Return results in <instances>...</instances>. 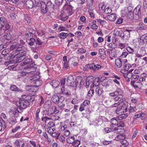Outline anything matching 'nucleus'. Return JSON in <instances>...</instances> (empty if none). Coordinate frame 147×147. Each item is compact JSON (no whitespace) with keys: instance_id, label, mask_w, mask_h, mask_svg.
I'll return each mask as SVG.
<instances>
[{"instance_id":"1","label":"nucleus","mask_w":147,"mask_h":147,"mask_svg":"<svg viewBox=\"0 0 147 147\" xmlns=\"http://www.w3.org/2000/svg\"><path fill=\"white\" fill-rule=\"evenodd\" d=\"M26 96V95L22 96V98H20L19 100L16 102V105L18 107V108L16 109V111L18 113H22V109L25 108L27 106L30 105V102L25 98Z\"/></svg>"},{"instance_id":"2","label":"nucleus","mask_w":147,"mask_h":147,"mask_svg":"<svg viewBox=\"0 0 147 147\" xmlns=\"http://www.w3.org/2000/svg\"><path fill=\"white\" fill-rule=\"evenodd\" d=\"M100 78L98 77L96 78L94 80V77L90 76L87 78L85 84L87 88L90 85V87L92 88H93L94 86H96L99 85L98 82Z\"/></svg>"},{"instance_id":"3","label":"nucleus","mask_w":147,"mask_h":147,"mask_svg":"<svg viewBox=\"0 0 147 147\" xmlns=\"http://www.w3.org/2000/svg\"><path fill=\"white\" fill-rule=\"evenodd\" d=\"M36 67L33 65L31 66L30 65H28L26 67L24 68V69L27 70L28 71H25V72L23 71L21 73V76H23L26 75V74H34L36 69Z\"/></svg>"},{"instance_id":"4","label":"nucleus","mask_w":147,"mask_h":147,"mask_svg":"<svg viewBox=\"0 0 147 147\" xmlns=\"http://www.w3.org/2000/svg\"><path fill=\"white\" fill-rule=\"evenodd\" d=\"M77 79H76L75 81H74V77L73 76L70 75L68 76L67 80V85L72 87H76L79 84Z\"/></svg>"},{"instance_id":"5","label":"nucleus","mask_w":147,"mask_h":147,"mask_svg":"<svg viewBox=\"0 0 147 147\" xmlns=\"http://www.w3.org/2000/svg\"><path fill=\"white\" fill-rule=\"evenodd\" d=\"M34 83H35V86H29V89L28 90L26 88V89L29 92H31L32 93H36L38 90V87L41 84V82L39 80H37L36 81V82H35Z\"/></svg>"},{"instance_id":"6","label":"nucleus","mask_w":147,"mask_h":147,"mask_svg":"<svg viewBox=\"0 0 147 147\" xmlns=\"http://www.w3.org/2000/svg\"><path fill=\"white\" fill-rule=\"evenodd\" d=\"M13 113L14 115L10 119L9 122L11 124H15L20 118V117L19 116L18 113L16 111H13Z\"/></svg>"},{"instance_id":"7","label":"nucleus","mask_w":147,"mask_h":147,"mask_svg":"<svg viewBox=\"0 0 147 147\" xmlns=\"http://www.w3.org/2000/svg\"><path fill=\"white\" fill-rule=\"evenodd\" d=\"M73 7L67 4H65L63 7L64 11L69 16L71 15L74 13L73 10Z\"/></svg>"},{"instance_id":"8","label":"nucleus","mask_w":147,"mask_h":147,"mask_svg":"<svg viewBox=\"0 0 147 147\" xmlns=\"http://www.w3.org/2000/svg\"><path fill=\"white\" fill-rule=\"evenodd\" d=\"M126 107V105L123 104L121 107H117L115 110L116 113L119 115L122 112L124 113L127 112V108L125 107Z\"/></svg>"},{"instance_id":"9","label":"nucleus","mask_w":147,"mask_h":147,"mask_svg":"<svg viewBox=\"0 0 147 147\" xmlns=\"http://www.w3.org/2000/svg\"><path fill=\"white\" fill-rule=\"evenodd\" d=\"M16 52L15 51V52ZM14 51H13L11 53V55L10 57L11 58H15L16 57L17 58V57H16L17 56H20L21 57H23L26 55V54L27 53L26 51L25 50V49H24L21 50V51L19 52L18 53H16L15 55H14Z\"/></svg>"},{"instance_id":"10","label":"nucleus","mask_w":147,"mask_h":147,"mask_svg":"<svg viewBox=\"0 0 147 147\" xmlns=\"http://www.w3.org/2000/svg\"><path fill=\"white\" fill-rule=\"evenodd\" d=\"M46 5L49 9L50 12H54V10L55 9H56L55 8V5L53 3H52L50 0L48 1Z\"/></svg>"},{"instance_id":"11","label":"nucleus","mask_w":147,"mask_h":147,"mask_svg":"<svg viewBox=\"0 0 147 147\" xmlns=\"http://www.w3.org/2000/svg\"><path fill=\"white\" fill-rule=\"evenodd\" d=\"M13 144L15 147H24V142L19 139H16Z\"/></svg>"},{"instance_id":"12","label":"nucleus","mask_w":147,"mask_h":147,"mask_svg":"<svg viewBox=\"0 0 147 147\" xmlns=\"http://www.w3.org/2000/svg\"><path fill=\"white\" fill-rule=\"evenodd\" d=\"M61 12L59 17V19L62 21H65L69 18L68 15L64 11H62Z\"/></svg>"},{"instance_id":"13","label":"nucleus","mask_w":147,"mask_h":147,"mask_svg":"<svg viewBox=\"0 0 147 147\" xmlns=\"http://www.w3.org/2000/svg\"><path fill=\"white\" fill-rule=\"evenodd\" d=\"M97 86L95 89V93L98 96H101L104 92L103 89L102 87L98 86V85Z\"/></svg>"},{"instance_id":"14","label":"nucleus","mask_w":147,"mask_h":147,"mask_svg":"<svg viewBox=\"0 0 147 147\" xmlns=\"http://www.w3.org/2000/svg\"><path fill=\"white\" fill-rule=\"evenodd\" d=\"M40 9L42 13H45L47 12V11H49L46 5V4L43 1L41 2Z\"/></svg>"},{"instance_id":"15","label":"nucleus","mask_w":147,"mask_h":147,"mask_svg":"<svg viewBox=\"0 0 147 147\" xmlns=\"http://www.w3.org/2000/svg\"><path fill=\"white\" fill-rule=\"evenodd\" d=\"M124 122L123 121H120L118 124V127H115V128L113 130H121V131L122 132H124V129H121L120 128L121 127H123L124 126Z\"/></svg>"},{"instance_id":"16","label":"nucleus","mask_w":147,"mask_h":147,"mask_svg":"<svg viewBox=\"0 0 147 147\" xmlns=\"http://www.w3.org/2000/svg\"><path fill=\"white\" fill-rule=\"evenodd\" d=\"M113 34L114 35L119 36L122 38L123 39L124 38L125 36L124 33L121 30L120 31H115L114 32Z\"/></svg>"},{"instance_id":"17","label":"nucleus","mask_w":147,"mask_h":147,"mask_svg":"<svg viewBox=\"0 0 147 147\" xmlns=\"http://www.w3.org/2000/svg\"><path fill=\"white\" fill-rule=\"evenodd\" d=\"M110 122L111 123L110 127L112 128L117 125L118 123V122L115 118L111 119L110 120Z\"/></svg>"},{"instance_id":"18","label":"nucleus","mask_w":147,"mask_h":147,"mask_svg":"<svg viewBox=\"0 0 147 147\" xmlns=\"http://www.w3.org/2000/svg\"><path fill=\"white\" fill-rule=\"evenodd\" d=\"M51 85L55 88L58 87L59 85L60 84V82L58 81L55 80H54L50 83Z\"/></svg>"},{"instance_id":"19","label":"nucleus","mask_w":147,"mask_h":147,"mask_svg":"<svg viewBox=\"0 0 147 147\" xmlns=\"http://www.w3.org/2000/svg\"><path fill=\"white\" fill-rule=\"evenodd\" d=\"M36 94V93H33L32 92L31 94L32 95V97H30V96H26L25 98H26L27 99H28L29 102L30 103V102H33L35 100V98L34 97V96Z\"/></svg>"},{"instance_id":"20","label":"nucleus","mask_w":147,"mask_h":147,"mask_svg":"<svg viewBox=\"0 0 147 147\" xmlns=\"http://www.w3.org/2000/svg\"><path fill=\"white\" fill-rule=\"evenodd\" d=\"M107 19L111 21H114L116 19V16L115 13H112L107 16Z\"/></svg>"},{"instance_id":"21","label":"nucleus","mask_w":147,"mask_h":147,"mask_svg":"<svg viewBox=\"0 0 147 147\" xmlns=\"http://www.w3.org/2000/svg\"><path fill=\"white\" fill-rule=\"evenodd\" d=\"M102 123V121L100 119H99V118L96 119L95 121H93L92 122V125L96 126L100 125Z\"/></svg>"},{"instance_id":"22","label":"nucleus","mask_w":147,"mask_h":147,"mask_svg":"<svg viewBox=\"0 0 147 147\" xmlns=\"http://www.w3.org/2000/svg\"><path fill=\"white\" fill-rule=\"evenodd\" d=\"M123 96L122 94H119L118 96L114 98V100L115 101L119 102H120L122 103L124 101L123 99Z\"/></svg>"},{"instance_id":"23","label":"nucleus","mask_w":147,"mask_h":147,"mask_svg":"<svg viewBox=\"0 0 147 147\" xmlns=\"http://www.w3.org/2000/svg\"><path fill=\"white\" fill-rule=\"evenodd\" d=\"M26 5L29 8H32L33 6V2L31 0H27L26 2Z\"/></svg>"},{"instance_id":"24","label":"nucleus","mask_w":147,"mask_h":147,"mask_svg":"<svg viewBox=\"0 0 147 147\" xmlns=\"http://www.w3.org/2000/svg\"><path fill=\"white\" fill-rule=\"evenodd\" d=\"M68 33L62 32L58 34V36L60 39H64L68 36Z\"/></svg>"},{"instance_id":"25","label":"nucleus","mask_w":147,"mask_h":147,"mask_svg":"<svg viewBox=\"0 0 147 147\" xmlns=\"http://www.w3.org/2000/svg\"><path fill=\"white\" fill-rule=\"evenodd\" d=\"M75 140V138L74 136L68 137L66 139L67 142L70 144H73Z\"/></svg>"},{"instance_id":"26","label":"nucleus","mask_w":147,"mask_h":147,"mask_svg":"<svg viewBox=\"0 0 147 147\" xmlns=\"http://www.w3.org/2000/svg\"><path fill=\"white\" fill-rule=\"evenodd\" d=\"M40 79V76L38 75H36V76H32V78H31L30 80V82L31 83H34V82H36L37 80H38Z\"/></svg>"},{"instance_id":"27","label":"nucleus","mask_w":147,"mask_h":147,"mask_svg":"<svg viewBox=\"0 0 147 147\" xmlns=\"http://www.w3.org/2000/svg\"><path fill=\"white\" fill-rule=\"evenodd\" d=\"M99 53L102 58H105L106 56L105 51L104 49H99Z\"/></svg>"},{"instance_id":"28","label":"nucleus","mask_w":147,"mask_h":147,"mask_svg":"<svg viewBox=\"0 0 147 147\" xmlns=\"http://www.w3.org/2000/svg\"><path fill=\"white\" fill-rule=\"evenodd\" d=\"M3 28L5 31L7 30H11V26L9 25L7 22L5 23V25L3 26Z\"/></svg>"},{"instance_id":"29","label":"nucleus","mask_w":147,"mask_h":147,"mask_svg":"<svg viewBox=\"0 0 147 147\" xmlns=\"http://www.w3.org/2000/svg\"><path fill=\"white\" fill-rule=\"evenodd\" d=\"M64 100V98L63 96H61L59 97L58 103L59 102L61 103L62 104L59 105V107L62 108L65 106V104H63L62 103Z\"/></svg>"},{"instance_id":"30","label":"nucleus","mask_w":147,"mask_h":147,"mask_svg":"<svg viewBox=\"0 0 147 147\" xmlns=\"http://www.w3.org/2000/svg\"><path fill=\"white\" fill-rule=\"evenodd\" d=\"M10 89L11 90L13 91L16 92H21L22 91L19 88L17 87L14 85H12L11 86Z\"/></svg>"},{"instance_id":"31","label":"nucleus","mask_w":147,"mask_h":147,"mask_svg":"<svg viewBox=\"0 0 147 147\" xmlns=\"http://www.w3.org/2000/svg\"><path fill=\"white\" fill-rule=\"evenodd\" d=\"M61 90L62 93L65 95H69L70 94V93H69L68 90L66 88H65L64 86L62 87L61 88Z\"/></svg>"},{"instance_id":"32","label":"nucleus","mask_w":147,"mask_h":147,"mask_svg":"<svg viewBox=\"0 0 147 147\" xmlns=\"http://www.w3.org/2000/svg\"><path fill=\"white\" fill-rule=\"evenodd\" d=\"M40 112V109L38 108L36 110V121L37 122H39L40 121V119L39 117V113Z\"/></svg>"},{"instance_id":"33","label":"nucleus","mask_w":147,"mask_h":147,"mask_svg":"<svg viewBox=\"0 0 147 147\" xmlns=\"http://www.w3.org/2000/svg\"><path fill=\"white\" fill-rule=\"evenodd\" d=\"M139 8V6L138 5L134 9L133 12H131V13H132L131 17H133L134 18V16L135 15L136 16H137Z\"/></svg>"},{"instance_id":"34","label":"nucleus","mask_w":147,"mask_h":147,"mask_svg":"<svg viewBox=\"0 0 147 147\" xmlns=\"http://www.w3.org/2000/svg\"><path fill=\"white\" fill-rule=\"evenodd\" d=\"M59 97L55 95H54L53 96L52 99L53 102L57 104L58 103Z\"/></svg>"},{"instance_id":"35","label":"nucleus","mask_w":147,"mask_h":147,"mask_svg":"<svg viewBox=\"0 0 147 147\" xmlns=\"http://www.w3.org/2000/svg\"><path fill=\"white\" fill-rule=\"evenodd\" d=\"M140 39L143 43H146L147 42V35L145 34L143 35L140 37Z\"/></svg>"},{"instance_id":"36","label":"nucleus","mask_w":147,"mask_h":147,"mask_svg":"<svg viewBox=\"0 0 147 147\" xmlns=\"http://www.w3.org/2000/svg\"><path fill=\"white\" fill-rule=\"evenodd\" d=\"M128 117L127 114H120L119 115V116L118 117V119L120 120H121L123 119H126Z\"/></svg>"},{"instance_id":"37","label":"nucleus","mask_w":147,"mask_h":147,"mask_svg":"<svg viewBox=\"0 0 147 147\" xmlns=\"http://www.w3.org/2000/svg\"><path fill=\"white\" fill-rule=\"evenodd\" d=\"M85 65V66H83V65H81V66L80 67V68L82 69H83L84 71H85L88 70V69H91V65Z\"/></svg>"},{"instance_id":"38","label":"nucleus","mask_w":147,"mask_h":147,"mask_svg":"<svg viewBox=\"0 0 147 147\" xmlns=\"http://www.w3.org/2000/svg\"><path fill=\"white\" fill-rule=\"evenodd\" d=\"M49 108L52 114L54 113H57L59 112V110H57L56 107L55 106H52L51 107H50Z\"/></svg>"},{"instance_id":"39","label":"nucleus","mask_w":147,"mask_h":147,"mask_svg":"<svg viewBox=\"0 0 147 147\" xmlns=\"http://www.w3.org/2000/svg\"><path fill=\"white\" fill-rule=\"evenodd\" d=\"M92 68L91 69L93 71H96V70H98L101 68L100 65H94V66L91 65Z\"/></svg>"},{"instance_id":"40","label":"nucleus","mask_w":147,"mask_h":147,"mask_svg":"<svg viewBox=\"0 0 147 147\" xmlns=\"http://www.w3.org/2000/svg\"><path fill=\"white\" fill-rule=\"evenodd\" d=\"M43 112L44 114L45 115H47L48 116H50L52 114L50 108L48 109L43 111Z\"/></svg>"},{"instance_id":"41","label":"nucleus","mask_w":147,"mask_h":147,"mask_svg":"<svg viewBox=\"0 0 147 147\" xmlns=\"http://www.w3.org/2000/svg\"><path fill=\"white\" fill-rule=\"evenodd\" d=\"M125 139V137L123 136V135H118L115 138V140H116L119 141L120 140H124Z\"/></svg>"},{"instance_id":"42","label":"nucleus","mask_w":147,"mask_h":147,"mask_svg":"<svg viewBox=\"0 0 147 147\" xmlns=\"http://www.w3.org/2000/svg\"><path fill=\"white\" fill-rule=\"evenodd\" d=\"M24 19L27 22L28 24H29L30 22V18L29 16L27 14H24Z\"/></svg>"},{"instance_id":"43","label":"nucleus","mask_w":147,"mask_h":147,"mask_svg":"<svg viewBox=\"0 0 147 147\" xmlns=\"http://www.w3.org/2000/svg\"><path fill=\"white\" fill-rule=\"evenodd\" d=\"M4 38L5 39L8 40H10L11 38V35L10 33H8L6 35L3 36Z\"/></svg>"},{"instance_id":"44","label":"nucleus","mask_w":147,"mask_h":147,"mask_svg":"<svg viewBox=\"0 0 147 147\" xmlns=\"http://www.w3.org/2000/svg\"><path fill=\"white\" fill-rule=\"evenodd\" d=\"M10 65L8 67V69L10 70H18V69H17V68H15L17 65Z\"/></svg>"},{"instance_id":"45","label":"nucleus","mask_w":147,"mask_h":147,"mask_svg":"<svg viewBox=\"0 0 147 147\" xmlns=\"http://www.w3.org/2000/svg\"><path fill=\"white\" fill-rule=\"evenodd\" d=\"M63 0H55V3L56 5L59 7L63 3Z\"/></svg>"},{"instance_id":"46","label":"nucleus","mask_w":147,"mask_h":147,"mask_svg":"<svg viewBox=\"0 0 147 147\" xmlns=\"http://www.w3.org/2000/svg\"><path fill=\"white\" fill-rule=\"evenodd\" d=\"M80 144V141L76 140L73 143V145L74 146V147H78Z\"/></svg>"},{"instance_id":"47","label":"nucleus","mask_w":147,"mask_h":147,"mask_svg":"<svg viewBox=\"0 0 147 147\" xmlns=\"http://www.w3.org/2000/svg\"><path fill=\"white\" fill-rule=\"evenodd\" d=\"M0 25V36L3 35L5 32L3 28V26Z\"/></svg>"},{"instance_id":"48","label":"nucleus","mask_w":147,"mask_h":147,"mask_svg":"<svg viewBox=\"0 0 147 147\" xmlns=\"http://www.w3.org/2000/svg\"><path fill=\"white\" fill-rule=\"evenodd\" d=\"M35 41V40L34 38H31L29 40V42L28 44L31 46H33L34 44V42Z\"/></svg>"},{"instance_id":"49","label":"nucleus","mask_w":147,"mask_h":147,"mask_svg":"<svg viewBox=\"0 0 147 147\" xmlns=\"http://www.w3.org/2000/svg\"><path fill=\"white\" fill-rule=\"evenodd\" d=\"M139 6V8L138 9V12L137 14V17H135L136 18V19H138L139 18V17L141 16V9H140V6Z\"/></svg>"},{"instance_id":"50","label":"nucleus","mask_w":147,"mask_h":147,"mask_svg":"<svg viewBox=\"0 0 147 147\" xmlns=\"http://www.w3.org/2000/svg\"><path fill=\"white\" fill-rule=\"evenodd\" d=\"M27 32H28L31 34L33 35L35 33V31L32 28H27Z\"/></svg>"},{"instance_id":"51","label":"nucleus","mask_w":147,"mask_h":147,"mask_svg":"<svg viewBox=\"0 0 147 147\" xmlns=\"http://www.w3.org/2000/svg\"><path fill=\"white\" fill-rule=\"evenodd\" d=\"M34 5L36 7L39 6L40 5H41V3L42 1L40 2L39 0H34Z\"/></svg>"},{"instance_id":"52","label":"nucleus","mask_w":147,"mask_h":147,"mask_svg":"<svg viewBox=\"0 0 147 147\" xmlns=\"http://www.w3.org/2000/svg\"><path fill=\"white\" fill-rule=\"evenodd\" d=\"M47 130L48 132L51 134L55 131V129L54 128H52L51 127H48Z\"/></svg>"},{"instance_id":"53","label":"nucleus","mask_w":147,"mask_h":147,"mask_svg":"<svg viewBox=\"0 0 147 147\" xmlns=\"http://www.w3.org/2000/svg\"><path fill=\"white\" fill-rule=\"evenodd\" d=\"M143 115H144V114L143 113H142L140 115L137 114L136 115H135L134 117L135 118V119L136 118L140 117L142 120L144 119V117L143 116Z\"/></svg>"},{"instance_id":"54","label":"nucleus","mask_w":147,"mask_h":147,"mask_svg":"<svg viewBox=\"0 0 147 147\" xmlns=\"http://www.w3.org/2000/svg\"><path fill=\"white\" fill-rule=\"evenodd\" d=\"M17 47H18V45H14V44H13L10 46V49L11 50H16Z\"/></svg>"},{"instance_id":"55","label":"nucleus","mask_w":147,"mask_h":147,"mask_svg":"<svg viewBox=\"0 0 147 147\" xmlns=\"http://www.w3.org/2000/svg\"><path fill=\"white\" fill-rule=\"evenodd\" d=\"M122 61H121V59L119 58L116 59L115 62V64H121Z\"/></svg>"},{"instance_id":"56","label":"nucleus","mask_w":147,"mask_h":147,"mask_svg":"<svg viewBox=\"0 0 147 147\" xmlns=\"http://www.w3.org/2000/svg\"><path fill=\"white\" fill-rule=\"evenodd\" d=\"M94 92V91L93 89L89 90L88 92V95L89 97H92L93 95Z\"/></svg>"},{"instance_id":"57","label":"nucleus","mask_w":147,"mask_h":147,"mask_svg":"<svg viewBox=\"0 0 147 147\" xmlns=\"http://www.w3.org/2000/svg\"><path fill=\"white\" fill-rule=\"evenodd\" d=\"M136 109V107H134L130 106L128 109L129 112V113L132 112L133 111L135 112V110Z\"/></svg>"},{"instance_id":"58","label":"nucleus","mask_w":147,"mask_h":147,"mask_svg":"<svg viewBox=\"0 0 147 147\" xmlns=\"http://www.w3.org/2000/svg\"><path fill=\"white\" fill-rule=\"evenodd\" d=\"M58 30L59 31L61 32V31H68L67 30V29L63 27V26H60L59 27V28H58Z\"/></svg>"},{"instance_id":"59","label":"nucleus","mask_w":147,"mask_h":147,"mask_svg":"<svg viewBox=\"0 0 147 147\" xmlns=\"http://www.w3.org/2000/svg\"><path fill=\"white\" fill-rule=\"evenodd\" d=\"M112 12L111 9L109 7H107L105 10V12L106 14H108Z\"/></svg>"},{"instance_id":"60","label":"nucleus","mask_w":147,"mask_h":147,"mask_svg":"<svg viewBox=\"0 0 147 147\" xmlns=\"http://www.w3.org/2000/svg\"><path fill=\"white\" fill-rule=\"evenodd\" d=\"M55 125L54 123L53 122H50L47 124L48 127H54Z\"/></svg>"},{"instance_id":"61","label":"nucleus","mask_w":147,"mask_h":147,"mask_svg":"<svg viewBox=\"0 0 147 147\" xmlns=\"http://www.w3.org/2000/svg\"><path fill=\"white\" fill-rule=\"evenodd\" d=\"M128 54V52L126 51L123 52L122 53L121 55L120 56L121 58H125L126 57L127 55Z\"/></svg>"},{"instance_id":"62","label":"nucleus","mask_w":147,"mask_h":147,"mask_svg":"<svg viewBox=\"0 0 147 147\" xmlns=\"http://www.w3.org/2000/svg\"><path fill=\"white\" fill-rule=\"evenodd\" d=\"M67 125H65L64 126H61L60 128V129L61 131H63L66 130L67 129Z\"/></svg>"},{"instance_id":"63","label":"nucleus","mask_w":147,"mask_h":147,"mask_svg":"<svg viewBox=\"0 0 147 147\" xmlns=\"http://www.w3.org/2000/svg\"><path fill=\"white\" fill-rule=\"evenodd\" d=\"M90 145L92 147H98L99 146L98 144L96 142L91 143Z\"/></svg>"},{"instance_id":"64","label":"nucleus","mask_w":147,"mask_h":147,"mask_svg":"<svg viewBox=\"0 0 147 147\" xmlns=\"http://www.w3.org/2000/svg\"><path fill=\"white\" fill-rule=\"evenodd\" d=\"M30 143L31 145L33 146V147H36L37 145L35 142L34 141H30Z\"/></svg>"}]
</instances>
